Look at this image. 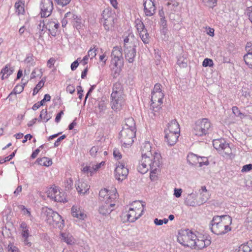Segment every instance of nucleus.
I'll return each mask as SVG.
<instances>
[{
    "mask_svg": "<svg viewBox=\"0 0 252 252\" xmlns=\"http://www.w3.org/2000/svg\"><path fill=\"white\" fill-rule=\"evenodd\" d=\"M59 27V24L55 20L49 21L46 23L45 29L49 32V34L55 36L57 34V30Z\"/></svg>",
    "mask_w": 252,
    "mask_h": 252,
    "instance_id": "nucleus-18",
    "label": "nucleus"
},
{
    "mask_svg": "<svg viewBox=\"0 0 252 252\" xmlns=\"http://www.w3.org/2000/svg\"><path fill=\"white\" fill-rule=\"evenodd\" d=\"M76 190L80 194H85L89 190L90 186L82 179L79 180L75 184Z\"/></svg>",
    "mask_w": 252,
    "mask_h": 252,
    "instance_id": "nucleus-19",
    "label": "nucleus"
},
{
    "mask_svg": "<svg viewBox=\"0 0 252 252\" xmlns=\"http://www.w3.org/2000/svg\"><path fill=\"white\" fill-rule=\"evenodd\" d=\"M14 71V68L9 64H7L1 70L0 74L1 75V79L4 80L8 78Z\"/></svg>",
    "mask_w": 252,
    "mask_h": 252,
    "instance_id": "nucleus-26",
    "label": "nucleus"
},
{
    "mask_svg": "<svg viewBox=\"0 0 252 252\" xmlns=\"http://www.w3.org/2000/svg\"><path fill=\"white\" fill-rule=\"evenodd\" d=\"M147 163L148 164V161L143 160V158H142L137 166L138 172L143 174L146 173L149 170Z\"/></svg>",
    "mask_w": 252,
    "mask_h": 252,
    "instance_id": "nucleus-30",
    "label": "nucleus"
},
{
    "mask_svg": "<svg viewBox=\"0 0 252 252\" xmlns=\"http://www.w3.org/2000/svg\"><path fill=\"white\" fill-rule=\"evenodd\" d=\"M20 209L23 211L24 214L27 215L28 216L31 217V212L28 209L26 208V207L24 206L21 205L20 207Z\"/></svg>",
    "mask_w": 252,
    "mask_h": 252,
    "instance_id": "nucleus-62",
    "label": "nucleus"
},
{
    "mask_svg": "<svg viewBox=\"0 0 252 252\" xmlns=\"http://www.w3.org/2000/svg\"><path fill=\"white\" fill-rule=\"evenodd\" d=\"M213 60L208 58L205 59L202 63V65L204 67H211L213 66Z\"/></svg>",
    "mask_w": 252,
    "mask_h": 252,
    "instance_id": "nucleus-51",
    "label": "nucleus"
},
{
    "mask_svg": "<svg viewBox=\"0 0 252 252\" xmlns=\"http://www.w3.org/2000/svg\"><path fill=\"white\" fill-rule=\"evenodd\" d=\"M233 114L237 117H239L242 119L244 117V115L241 112L239 108L237 106H233L232 108Z\"/></svg>",
    "mask_w": 252,
    "mask_h": 252,
    "instance_id": "nucleus-49",
    "label": "nucleus"
},
{
    "mask_svg": "<svg viewBox=\"0 0 252 252\" xmlns=\"http://www.w3.org/2000/svg\"><path fill=\"white\" fill-rule=\"evenodd\" d=\"M139 36L144 44H148L149 42V36L147 30L140 32Z\"/></svg>",
    "mask_w": 252,
    "mask_h": 252,
    "instance_id": "nucleus-43",
    "label": "nucleus"
},
{
    "mask_svg": "<svg viewBox=\"0 0 252 252\" xmlns=\"http://www.w3.org/2000/svg\"><path fill=\"white\" fill-rule=\"evenodd\" d=\"M244 60L248 67L252 69V53H248L244 55Z\"/></svg>",
    "mask_w": 252,
    "mask_h": 252,
    "instance_id": "nucleus-38",
    "label": "nucleus"
},
{
    "mask_svg": "<svg viewBox=\"0 0 252 252\" xmlns=\"http://www.w3.org/2000/svg\"><path fill=\"white\" fill-rule=\"evenodd\" d=\"M123 59H111V65L112 66H120L122 67L123 65Z\"/></svg>",
    "mask_w": 252,
    "mask_h": 252,
    "instance_id": "nucleus-50",
    "label": "nucleus"
},
{
    "mask_svg": "<svg viewBox=\"0 0 252 252\" xmlns=\"http://www.w3.org/2000/svg\"><path fill=\"white\" fill-rule=\"evenodd\" d=\"M252 250L251 248L247 244L241 245L234 252H250Z\"/></svg>",
    "mask_w": 252,
    "mask_h": 252,
    "instance_id": "nucleus-41",
    "label": "nucleus"
},
{
    "mask_svg": "<svg viewBox=\"0 0 252 252\" xmlns=\"http://www.w3.org/2000/svg\"><path fill=\"white\" fill-rule=\"evenodd\" d=\"M213 145L214 148L218 151L223 157L225 156H235L232 153V150L229 147L228 143H226L224 139H215L213 141Z\"/></svg>",
    "mask_w": 252,
    "mask_h": 252,
    "instance_id": "nucleus-6",
    "label": "nucleus"
},
{
    "mask_svg": "<svg viewBox=\"0 0 252 252\" xmlns=\"http://www.w3.org/2000/svg\"><path fill=\"white\" fill-rule=\"evenodd\" d=\"M83 21L80 16H77L71 23L73 24L74 27L77 29H79L83 25Z\"/></svg>",
    "mask_w": 252,
    "mask_h": 252,
    "instance_id": "nucleus-39",
    "label": "nucleus"
},
{
    "mask_svg": "<svg viewBox=\"0 0 252 252\" xmlns=\"http://www.w3.org/2000/svg\"><path fill=\"white\" fill-rule=\"evenodd\" d=\"M242 94L245 97H247L250 96V92L247 88L243 87L242 89Z\"/></svg>",
    "mask_w": 252,
    "mask_h": 252,
    "instance_id": "nucleus-61",
    "label": "nucleus"
},
{
    "mask_svg": "<svg viewBox=\"0 0 252 252\" xmlns=\"http://www.w3.org/2000/svg\"><path fill=\"white\" fill-rule=\"evenodd\" d=\"M105 164V161H101L99 163H90L89 165H86L81 170L84 173H90L92 175L101 168H103Z\"/></svg>",
    "mask_w": 252,
    "mask_h": 252,
    "instance_id": "nucleus-16",
    "label": "nucleus"
},
{
    "mask_svg": "<svg viewBox=\"0 0 252 252\" xmlns=\"http://www.w3.org/2000/svg\"><path fill=\"white\" fill-rule=\"evenodd\" d=\"M43 217L45 220L50 225L54 227L62 228L63 226V220L61 216L57 212L48 208L43 209L42 211Z\"/></svg>",
    "mask_w": 252,
    "mask_h": 252,
    "instance_id": "nucleus-3",
    "label": "nucleus"
},
{
    "mask_svg": "<svg viewBox=\"0 0 252 252\" xmlns=\"http://www.w3.org/2000/svg\"><path fill=\"white\" fill-rule=\"evenodd\" d=\"M112 71V75L114 78H117L120 74L122 68L120 66H111Z\"/></svg>",
    "mask_w": 252,
    "mask_h": 252,
    "instance_id": "nucleus-42",
    "label": "nucleus"
},
{
    "mask_svg": "<svg viewBox=\"0 0 252 252\" xmlns=\"http://www.w3.org/2000/svg\"><path fill=\"white\" fill-rule=\"evenodd\" d=\"M128 173V170L123 162L118 161L116 163L114 171L115 179L118 181L122 182L126 179Z\"/></svg>",
    "mask_w": 252,
    "mask_h": 252,
    "instance_id": "nucleus-10",
    "label": "nucleus"
},
{
    "mask_svg": "<svg viewBox=\"0 0 252 252\" xmlns=\"http://www.w3.org/2000/svg\"><path fill=\"white\" fill-rule=\"evenodd\" d=\"M136 130H132L127 128H123L120 131V139L123 143V146L126 147L131 146L134 142Z\"/></svg>",
    "mask_w": 252,
    "mask_h": 252,
    "instance_id": "nucleus-7",
    "label": "nucleus"
},
{
    "mask_svg": "<svg viewBox=\"0 0 252 252\" xmlns=\"http://www.w3.org/2000/svg\"><path fill=\"white\" fill-rule=\"evenodd\" d=\"M177 241L182 245L195 250L203 249L211 244L210 240L204 235L188 229L179 232Z\"/></svg>",
    "mask_w": 252,
    "mask_h": 252,
    "instance_id": "nucleus-1",
    "label": "nucleus"
},
{
    "mask_svg": "<svg viewBox=\"0 0 252 252\" xmlns=\"http://www.w3.org/2000/svg\"><path fill=\"white\" fill-rule=\"evenodd\" d=\"M75 87L73 85H69L66 87V91L71 94H72L75 92Z\"/></svg>",
    "mask_w": 252,
    "mask_h": 252,
    "instance_id": "nucleus-63",
    "label": "nucleus"
},
{
    "mask_svg": "<svg viewBox=\"0 0 252 252\" xmlns=\"http://www.w3.org/2000/svg\"><path fill=\"white\" fill-rule=\"evenodd\" d=\"M98 108L100 112H104L106 109V105L104 101H100L99 102Z\"/></svg>",
    "mask_w": 252,
    "mask_h": 252,
    "instance_id": "nucleus-57",
    "label": "nucleus"
},
{
    "mask_svg": "<svg viewBox=\"0 0 252 252\" xmlns=\"http://www.w3.org/2000/svg\"><path fill=\"white\" fill-rule=\"evenodd\" d=\"M71 0H55L58 5L63 7L68 4Z\"/></svg>",
    "mask_w": 252,
    "mask_h": 252,
    "instance_id": "nucleus-54",
    "label": "nucleus"
},
{
    "mask_svg": "<svg viewBox=\"0 0 252 252\" xmlns=\"http://www.w3.org/2000/svg\"><path fill=\"white\" fill-rule=\"evenodd\" d=\"M77 15H75L72 12H68L65 15L64 18H66L68 21L72 22L73 20L77 17Z\"/></svg>",
    "mask_w": 252,
    "mask_h": 252,
    "instance_id": "nucleus-52",
    "label": "nucleus"
},
{
    "mask_svg": "<svg viewBox=\"0 0 252 252\" xmlns=\"http://www.w3.org/2000/svg\"><path fill=\"white\" fill-rule=\"evenodd\" d=\"M123 128H127L132 130H136L135 123L132 118L126 119V125Z\"/></svg>",
    "mask_w": 252,
    "mask_h": 252,
    "instance_id": "nucleus-33",
    "label": "nucleus"
},
{
    "mask_svg": "<svg viewBox=\"0 0 252 252\" xmlns=\"http://www.w3.org/2000/svg\"><path fill=\"white\" fill-rule=\"evenodd\" d=\"M61 240L66 243L67 245H72L75 243L73 237L68 233H61Z\"/></svg>",
    "mask_w": 252,
    "mask_h": 252,
    "instance_id": "nucleus-27",
    "label": "nucleus"
},
{
    "mask_svg": "<svg viewBox=\"0 0 252 252\" xmlns=\"http://www.w3.org/2000/svg\"><path fill=\"white\" fill-rule=\"evenodd\" d=\"M232 218L228 215L214 216L210 222L211 230L216 235H223L231 231Z\"/></svg>",
    "mask_w": 252,
    "mask_h": 252,
    "instance_id": "nucleus-2",
    "label": "nucleus"
},
{
    "mask_svg": "<svg viewBox=\"0 0 252 252\" xmlns=\"http://www.w3.org/2000/svg\"><path fill=\"white\" fill-rule=\"evenodd\" d=\"M185 202L186 204L188 206H196V205L197 204L196 202V194L193 193L189 194L187 196Z\"/></svg>",
    "mask_w": 252,
    "mask_h": 252,
    "instance_id": "nucleus-28",
    "label": "nucleus"
},
{
    "mask_svg": "<svg viewBox=\"0 0 252 252\" xmlns=\"http://www.w3.org/2000/svg\"><path fill=\"white\" fill-rule=\"evenodd\" d=\"M144 12L146 16H153L156 10L154 0H145L143 3Z\"/></svg>",
    "mask_w": 252,
    "mask_h": 252,
    "instance_id": "nucleus-17",
    "label": "nucleus"
},
{
    "mask_svg": "<svg viewBox=\"0 0 252 252\" xmlns=\"http://www.w3.org/2000/svg\"><path fill=\"white\" fill-rule=\"evenodd\" d=\"M112 59H123L122 48L115 46L113 48L111 53Z\"/></svg>",
    "mask_w": 252,
    "mask_h": 252,
    "instance_id": "nucleus-31",
    "label": "nucleus"
},
{
    "mask_svg": "<svg viewBox=\"0 0 252 252\" xmlns=\"http://www.w3.org/2000/svg\"><path fill=\"white\" fill-rule=\"evenodd\" d=\"M115 204L114 202L105 203L101 205L99 208V212L103 215L109 214L113 210Z\"/></svg>",
    "mask_w": 252,
    "mask_h": 252,
    "instance_id": "nucleus-20",
    "label": "nucleus"
},
{
    "mask_svg": "<svg viewBox=\"0 0 252 252\" xmlns=\"http://www.w3.org/2000/svg\"><path fill=\"white\" fill-rule=\"evenodd\" d=\"M152 93H163L161 89V85L160 84H156Z\"/></svg>",
    "mask_w": 252,
    "mask_h": 252,
    "instance_id": "nucleus-56",
    "label": "nucleus"
},
{
    "mask_svg": "<svg viewBox=\"0 0 252 252\" xmlns=\"http://www.w3.org/2000/svg\"><path fill=\"white\" fill-rule=\"evenodd\" d=\"M124 89L123 85L120 82L115 83L113 87V91L111 94L114 95L115 94H124Z\"/></svg>",
    "mask_w": 252,
    "mask_h": 252,
    "instance_id": "nucleus-29",
    "label": "nucleus"
},
{
    "mask_svg": "<svg viewBox=\"0 0 252 252\" xmlns=\"http://www.w3.org/2000/svg\"><path fill=\"white\" fill-rule=\"evenodd\" d=\"M15 7L16 9V12L18 15L23 14L25 12L24 3L21 1H18L15 4Z\"/></svg>",
    "mask_w": 252,
    "mask_h": 252,
    "instance_id": "nucleus-34",
    "label": "nucleus"
},
{
    "mask_svg": "<svg viewBox=\"0 0 252 252\" xmlns=\"http://www.w3.org/2000/svg\"><path fill=\"white\" fill-rule=\"evenodd\" d=\"M135 46H130V48L124 49L125 58L128 63H132L136 56Z\"/></svg>",
    "mask_w": 252,
    "mask_h": 252,
    "instance_id": "nucleus-21",
    "label": "nucleus"
},
{
    "mask_svg": "<svg viewBox=\"0 0 252 252\" xmlns=\"http://www.w3.org/2000/svg\"><path fill=\"white\" fill-rule=\"evenodd\" d=\"M41 18L49 17L53 9V0H41L40 5Z\"/></svg>",
    "mask_w": 252,
    "mask_h": 252,
    "instance_id": "nucleus-13",
    "label": "nucleus"
},
{
    "mask_svg": "<svg viewBox=\"0 0 252 252\" xmlns=\"http://www.w3.org/2000/svg\"><path fill=\"white\" fill-rule=\"evenodd\" d=\"M65 137L66 136L65 135H63L61 136H60V137H59L57 139V140L55 141V142L54 143L55 147L58 146L60 144L61 141L62 140H63L65 138Z\"/></svg>",
    "mask_w": 252,
    "mask_h": 252,
    "instance_id": "nucleus-60",
    "label": "nucleus"
},
{
    "mask_svg": "<svg viewBox=\"0 0 252 252\" xmlns=\"http://www.w3.org/2000/svg\"><path fill=\"white\" fill-rule=\"evenodd\" d=\"M179 133L165 132V141L169 146H173L176 144L179 136Z\"/></svg>",
    "mask_w": 252,
    "mask_h": 252,
    "instance_id": "nucleus-23",
    "label": "nucleus"
},
{
    "mask_svg": "<svg viewBox=\"0 0 252 252\" xmlns=\"http://www.w3.org/2000/svg\"><path fill=\"white\" fill-rule=\"evenodd\" d=\"M111 94V108L115 111L120 110L122 106L124 104L125 101V94Z\"/></svg>",
    "mask_w": 252,
    "mask_h": 252,
    "instance_id": "nucleus-15",
    "label": "nucleus"
},
{
    "mask_svg": "<svg viewBox=\"0 0 252 252\" xmlns=\"http://www.w3.org/2000/svg\"><path fill=\"white\" fill-rule=\"evenodd\" d=\"M252 170V164L250 163V164H248L244 165L242 168L241 172L242 173H246V172H248Z\"/></svg>",
    "mask_w": 252,
    "mask_h": 252,
    "instance_id": "nucleus-55",
    "label": "nucleus"
},
{
    "mask_svg": "<svg viewBox=\"0 0 252 252\" xmlns=\"http://www.w3.org/2000/svg\"><path fill=\"white\" fill-rule=\"evenodd\" d=\"M71 214L73 217L81 220H84L87 216L84 210L75 206H73L71 208Z\"/></svg>",
    "mask_w": 252,
    "mask_h": 252,
    "instance_id": "nucleus-25",
    "label": "nucleus"
},
{
    "mask_svg": "<svg viewBox=\"0 0 252 252\" xmlns=\"http://www.w3.org/2000/svg\"><path fill=\"white\" fill-rule=\"evenodd\" d=\"M80 61V58H78L77 59V60L75 61L74 62H73L71 64V69L72 70H75L77 67H78V65H79V63H78V61Z\"/></svg>",
    "mask_w": 252,
    "mask_h": 252,
    "instance_id": "nucleus-58",
    "label": "nucleus"
},
{
    "mask_svg": "<svg viewBox=\"0 0 252 252\" xmlns=\"http://www.w3.org/2000/svg\"><path fill=\"white\" fill-rule=\"evenodd\" d=\"M27 83V81L23 83V85L16 86L14 89V91L15 94H20L24 90V86Z\"/></svg>",
    "mask_w": 252,
    "mask_h": 252,
    "instance_id": "nucleus-53",
    "label": "nucleus"
},
{
    "mask_svg": "<svg viewBox=\"0 0 252 252\" xmlns=\"http://www.w3.org/2000/svg\"><path fill=\"white\" fill-rule=\"evenodd\" d=\"M118 197L116 189H114L112 190H108L106 189H101L99 192V200L105 203L114 202Z\"/></svg>",
    "mask_w": 252,
    "mask_h": 252,
    "instance_id": "nucleus-9",
    "label": "nucleus"
},
{
    "mask_svg": "<svg viewBox=\"0 0 252 252\" xmlns=\"http://www.w3.org/2000/svg\"><path fill=\"white\" fill-rule=\"evenodd\" d=\"M141 153L142 158H162L161 153L158 149L153 148L148 141L145 142L141 146Z\"/></svg>",
    "mask_w": 252,
    "mask_h": 252,
    "instance_id": "nucleus-8",
    "label": "nucleus"
},
{
    "mask_svg": "<svg viewBox=\"0 0 252 252\" xmlns=\"http://www.w3.org/2000/svg\"><path fill=\"white\" fill-rule=\"evenodd\" d=\"M43 147H44V145H41L38 148L36 149L32 154L31 158L36 157L40 151V149H42Z\"/></svg>",
    "mask_w": 252,
    "mask_h": 252,
    "instance_id": "nucleus-59",
    "label": "nucleus"
},
{
    "mask_svg": "<svg viewBox=\"0 0 252 252\" xmlns=\"http://www.w3.org/2000/svg\"><path fill=\"white\" fill-rule=\"evenodd\" d=\"M46 27V23L44 20H40L37 25V29L39 30V37H42L44 33V30Z\"/></svg>",
    "mask_w": 252,
    "mask_h": 252,
    "instance_id": "nucleus-40",
    "label": "nucleus"
},
{
    "mask_svg": "<svg viewBox=\"0 0 252 252\" xmlns=\"http://www.w3.org/2000/svg\"><path fill=\"white\" fill-rule=\"evenodd\" d=\"M134 23H135V27L137 29V31L139 33H140V32H142L145 31V30H146L145 29V26H144L143 23L139 18L136 19L135 20Z\"/></svg>",
    "mask_w": 252,
    "mask_h": 252,
    "instance_id": "nucleus-35",
    "label": "nucleus"
},
{
    "mask_svg": "<svg viewBox=\"0 0 252 252\" xmlns=\"http://www.w3.org/2000/svg\"><path fill=\"white\" fill-rule=\"evenodd\" d=\"M110 8H106L103 10L102 13L101 22L104 29L108 31L114 24V17Z\"/></svg>",
    "mask_w": 252,
    "mask_h": 252,
    "instance_id": "nucleus-11",
    "label": "nucleus"
},
{
    "mask_svg": "<svg viewBox=\"0 0 252 252\" xmlns=\"http://www.w3.org/2000/svg\"><path fill=\"white\" fill-rule=\"evenodd\" d=\"M161 159L162 158H149L148 165L151 170L154 171V173L155 172V171H158V169L162 163Z\"/></svg>",
    "mask_w": 252,
    "mask_h": 252,
    "instance_id": "nucleus-24",
    "label": "nucleus"
},
{
    "mask_svg": "<svg viewBox=\"0 0 252 252\" xmlns=\"http://www.w3.org/2000/svg\"><path fill=\"white\" fill-rule=\"evenodd\" d=\"M101 147L99 146H94L90 151V154L92 157L99 158L98 154H100Z\"/></svg>",
    "mask_w": 252,
    "mask_h": 252,
    "instance_id": "nucleus-44",
    "label": "nucleus"
},
{
    "mask_svg": "<svg viewBox=\"0 0 252 252\" xmlns=\"http://www.w3.org/2000/svg\"><path fill=\"white\" fill-rule=\"evenodd\" d=\"M131 206L129 208L127 213L123 214V216L126 217L128 221L133 222L143 215L144 206L140 201H135Z\"/></svg>",
    "mask_w": 252,
    "mask_h": 252,
    "instance_id": "nucleus-4",
    "label": "nucleus"
},
{
    "mask_svg": "<svg viewBox=\"0 0 252 252\" xmlns=\"http://www.w3.org/2000/svg\"><path fill=\"white\" fill-rule=\"evenodd\" d=\"M36 162L38 164L48 167L52 164L51 158H37Z\"/></svg>",
    "mask_w": 252,
    "mask_h": 252,
    "instance_id": "nucleus-36",
    "label": "nucleus"
},
{
    "mask_svg": "<svg viewBox=\"0 0 252 252\" xmlns=\"http://www.w3.org/2000/svg\"><path fill=\"white\" fill-rule=\"evenodd\" d=\"M133 40V36L131 35L130 37L129 36H126L124 39V48L125 49L130 48V46H135L132 42Z\"/></svg>",
    "mask_w": 252,
    "mask_h": 252,
    "instance_id": "nucleus-37",
    "label": "nucleus"
},
{
    "mask_svg": "<svg viewBox=\"0 0 252 252\" xmlns=\"http://www.w3.org/2000/svg\"><path fill=\"white\" fill-rule=\"evenodd\" d=\"M179 125L176 120H172L168 123L167 128L164 130V132L167 133H180Z\"/></svg>",
    "mask_w": 252,
    "mask_h": 252,
    "instance_id": "nucleus-22",
    "label": "nucleus"
},
{
    "mask_svg": "<svg viewBox=\"0 0 252 252\" xmlns=\"http://www.w3.org/2000/svg\"><path fill=\"white\" fill-rule=\"evenodd\" d=\"M97 48H96V46L93 45L88 52V56L90 57L91 59H93L96 55V51Z\"/></svg>",
    "mask_w": 252,
    "mask_h": 252,
    "instance_id": "nucleus-46",
    "label": "nucleus"
},
{
    "mask_svg": "<svg viewBox=\"0 0 252 252\" xmlns=\"http://www.w3.org/2000/svg\"><path fill=\"white\" fill-rule=\"evenodd\" d=\"M211 128V124L208 119L198 120L193 128V133L198 136H202L208 134Z\"/></svg>",
    "mask_w": 252,
    "mask_h": 252,
    "instance_id": "nucleus-5",
    "label": "nucleus"
},
{
    "mask_svg": "<svg viewBox=\"0 0 252 252\" xmlns=\"http://www.w3.org/2000/svg\"><path fill=\"white\" fill-rule=\"evenodd\" d=\"M73 180L71 178L66 179L64 182V186L66 190H69L72 189L73 186Z\"/></svg>",
    "mask_w": 252,
    "mask_h": 252,
    "instance_id": "nucleus-48",
    "label": "nucleus"
},
{
    "mask_svg": "<svg viewBox=\"0 0 252 252\" xmlns=\"http://www.w3.org/2000/svg\"><path fill=\"white\" fill-rule=\"evenodd\" d=\"M45 79H42L40 81H39L38 84L36 85V87L33 90V95H35L38 92L39 90L42 88L44 85Z\"/></svg>",
    "mask_w": 252,
    "mask_h": 252,
    "instance_id": "nucleus-47",
    "label": "nucleus"
},
{
    "mask_svg": "<svg viewBox=\"0 0 252 252\" xmlns=\"http://www.w3.org/2000/svg\"><path fill=\"white\" fill-rule=\"evenodd\" d=\"M247 15L249 17V20L251 21V22L252 23V7H249L247 11Z\"/></svg>",
    "mask_w": 252,
    "mask_h": 252,
    "instance_id": "nucleus-64",
    "label": "nucleus"
},
{
    "mask_svg": "<svg viewBox=\"0 0 252 252\" xmlns=\"http://www.w3.org/2000/svg\"><path fill=\"white\" fill-rule=\"evenodd\" d=\"M163 93H154L151 94V105L153 111L157 112L161 108V105L162 104V99L164 97Z\"/></svg>",
    "mask_w": 252,
    "mask_h": 252,
    "instance_id": "nucleus-14",
    "label": "nucleus"
},
{
    "mask_svg": "<svg viewBox=\"0 0 252 252\" xmlns=\"http://www.w3.org/2000/svg\"><path fill=\"white\" fill-rule=\"evenodd\" d=\"M47 196L56 202H64L67 200L64 193L61 192L57 187L49 188L46 191Z\"/></svg>",
    "mask_w": 252,
    "mask_h": 252,
    "instance_id": "nucleus-12",
    "label": "nucleus"
},
{
    "mask_svg": "<svg viewBox=\"0 0 252 252\" xmlns=\"http://www.w3.org/2000/svg\"><path fill=\"white\" fill-rule=\"evenodd\" d=\"M42 71L41 69L35 68L32 72L31 75V79H34L36 77L41 78L42 76Z\"/></svg>",
    "mask_w": 252,
    "mask_h": 252,
    "instance_id": "nucleus-45",
    "label": "nucleus"
},
{
    "mask_svg": "<svg viewBox=\"0 0 252 252\" xmlns=\"http://www.w3.org/2000/svg\"><path fill=\"white\" fill-rule=\"evenodd\" d=\"M52 113H48L46 109H43L41 110L40 112V114L39 116L40 119L38 120V121H40L41 120H42L43 122L46 123L49 120H50L52 118Z\"/></svg>",
    "mask_w": 252,
    "mask_h": 252,
    "instance_id": "nucleus-32",
    "label": "nucleus"
}]
</instances>
